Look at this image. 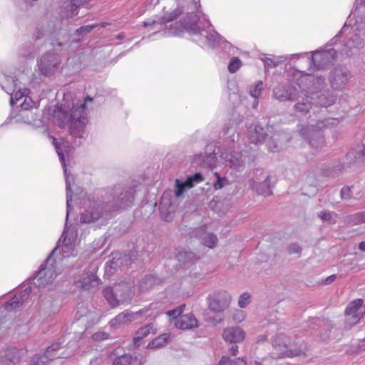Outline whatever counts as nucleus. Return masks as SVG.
Listing matches in <instances>:
<instances>
[{"instance_id": "obj_1", "label": "nucleus", "mask_w": 365, "mask_h": 365, "mask_svg": "<svg viewBox=\"0 0 365 365\" xmlns=\"http://www.w3.org/2000/svg\"><path fill=\"white\" fill-rule=\"evenodd\" d=\"M93 98L87 96L84 103H71L67 106H61L55 112L54 117L58 120V125L64 127L66 123H69L70 134L73 138H83L84 128L88 121L86 113V102L92 101Z\"/></svg>"}, {"instance_id": "obj_2", "label": "nucleus", "mask_w": 365, "mask_h": 365, "mask_svg": "<svg viewBox=\"0 0 365 365\" xmlns=\"http://www.w3.org/2000/svg\"><path fill=\"white\" fill-rule=\"evenodd\" d=\"M198 20L199 17L195 13H189L182 21H180L174 24H170V28L164 32V35L178 36L183 31H187L190 34L200 35L201 37H204V42L210 46H214L219 43L221 36L215 31L201 29L197 24Z\"/></svg>"}, {"instance_id": "obj_3", "label": "nucleus", "mask_w": 365, "mask_h": 365, "mask_svg": "<svg viewBox=\"0 0 365 365\" xmlns=\"http://www.w3.org/2000/svg\"><path fill=\"white\" fill-rule=\"evenodd\" d=\"M76 235V231L73 230H68L63 232L61 237L57 242L56 248L47 257L46 263L41 265L35 279L40 280L47 276H48L49 278H52L53 272L51 267L53 266V263L51 261L53 255L58 250L61 251L63 257H67L72 255L75 250Z\"/></svg>"}, {"instance_id": "obj_4", "label": "nucleus", "mask_w": 365, "mask_h": 365, "mask_svg": "<svg viewBox=\"0 0 365 365\" xmlns=\"http://www.w3.org/2000/svg\"><path fill=\"white\" fill-rule=\"evenodd\" d=\"M231 301V295L225 290H215L209 294L206 299L207 309L203 312L205 320L209 323L220 322L212 314L223 313L230 307Z\"/></svg>"}, {"instance_id": "obj_5", "label": "nucleus", "mask_w": 365, "mask_h": 365, "mask_svg": "<svg viewBox=\"0 0 365 365\" xmlns=\"http://www.w3.org/2000/svg\"><path fill=\"white\" fill-rule=\"evenodd\" d=\"M133 289V282H120L112 287L104 289L103 294L112 307H116L120 304L130 303L134 296Z\"/></svg>"}, {"instance_id": "obj_6", "label": "nucleus", "mask_w": 365, "mask_h": 365, "mask_svg": "<svg viewBox=\"0 0 365 365\" xmlns=\"http://www.w3.org/2000/svg\"><path fill=\"white\" fill-rule=\"evenodd\" d=\"M53 144L56 148V153L59 157L60 161L62 164V166L64 169V175L66 176V219H68L69 212L71 209V206L70 205V202L72 200V191L71 188V184L68 180V175L67 173V168L64 158V154H68L71 150V145L68 140H65L61 139L60 142L57 140L56 138H52Z\"/></svg>"}, {"instance_id": "obj_7", "label": "nucleus", "mask_w": 365, "mask_h": 365, "mask_svg": "<svg viewBox=\"0 0 365 365\" xmlns=\"http://www.w3.org/2000/svg\"><path fill=\"white\" fill-rule=\"evenodd\" d=\"M157 308L158 304L151 303L149 306L145 307L136 312H130L128 310H125L111 319L110 324L111 327H116L121 324L135 320L137 317H155L158 314V311H156Z\"/></svg>"}, {"instance_id": "obj_8", "label": "nucleus", "mask_w": 365, "mask_h": 365, "mask_svg": "<svg viewBox=\"0 0 365 365\" xmlns=\"http://www.w3.org/2000/svg\"><path fill=\"white\" fill-rule=\"evenodd\" d=\"M112 200L108 201L112 210H118L130 206L134 199V190L132 188L115 187L113 190Z\"/></svg>"}, {"instance_id": "obj_9", "label": "nucleus", "mask_w": 365, "mask_h": 365, "mask_svg": "<svg viewBox=\"0 0 365 365\" xmlns=\"http://www.w3.org/2000/svg\"><path fill=\"white\" fill-rule=\"evenodd\" d=\"M351 77L349 69L343 66H336L329 76L331 87L336 91H341Z\"/></svg>"}, {"instance_id": "obj_10", "label": "nucleus", "mask_w": 365, "mask_h": 365, "mask_svg": "<svg viewBox=\"0 0 365 365\" xmlns=\"http://www.w3.org/2000/svg\"><path fill=\"white\" fill-rule=\"evenodd\" d=\"M60 63L61 59L57 53H46L41 58L38 68L42 75L50 76L55 73Z\"/></svg>"}, {"instance_id": "obj_11", "label": "nucleus", "mask_w": 365, "mask_h": 365, "mask_svg": "<svg viewBox=\"0 0 365 365\" xmlns=\"http://www.w3.org/2000/svg\"><path fill=\"white\" fill-rule=\"evenodd\" d=\"M220 156L225 164L232 170L240 171L245 167V151L237 152L224 150Z\"/></svg>"}, {"instance_id": "obj_12", "label": "nucleus", "mask_w": 365, "mask_h": 365, "mask_svg": "<svg viewBox=\"0 0 365 365\" xmlns=\"http://www.w3.org/2000/svg\"><path fill=\"white\" fill-rule=\"evenodd\" d=\"M336 52L334 48L319 50L313 52L310 62L317 69L324 68L335 59Z\"/></svg>"}, {"instance_id": "obj_13", "label": "nucleus", "mask_w": 365, "mask_h": 365, "mask_svg": "<svg viewBox=\"0 0 365 365\" xmlns=\"http://www.w3.org/2000/svg\"><path fill=\"white\" fill-rule=\"evenodd\" d=\"M300 133L302 136L308 140L309 145L314 148H321L324 145V137L321 130L314 125H307L303 128Z\"/></svg>"}, {"instance_id": "obj_14", "label": "nucleus", "mask_w": 365, "mask_h": 365, "mask_svg": "<svg viewBox=\"0 0 365 365\" xmlns=\"http://www.w3.org/2000/svg\"><path fill=\"white\" fill-rule=\"evenodd\" d=\"M273 95L276 99L281 102L295 101L298 99L299 91L294 85H279L274 88Z\"/></svg>"}, {"instance_id": "obj_15", "label": "nucleus", "mask_w": 365, "mask_h": 365, "mask_svg": "<svg viewBox=\"0 0 365 365\" xmlns=\"http://www.w3.org/2000/svg\"><path fill=\"white\" fill-rule=\"evenodd\" d=\"M181 14V11L179 9H175L173 12H171L169 16H163L160 18L158 20H153V21H145L143 22V25L144 27L150 26L151 30H156L153 34H156L159 32L160 30L163 29V26L168 22H170L175 19L178 16Z\"/></svg>"}, {"instance_id": "obj_16", "label": "nucleus", "mask_w": 365, "mask_h": 365, "mask_svg": "<svg viewBox=\"0 0 365 365\" xmlns=\"http://www.w3.org/2000/svg\"><path fill=\"white\" fill-rule=\"evenodd\" d=\"M195 160L204 168H212L215 167L217 163V158L215 149L212 148V146H207L205 153L196 156Z\"/></svg>"}, {"instance_id": "obj_17", "label": "nucleus", "mask_w": 365, "mask_h": 365, "mask_svg": "<svg viewBox=\"0 0 365 365\" xmlns=\"http://www.w3.org/2000/svg\"><path fill=\"white\" fill-rule=\"evenodd\" d=\"M103 217V207L100 205H97L85 210L81 215L80 222L84 224L94 223L98 222Z\"/></svg>"}, {"instance_id": "obj_18", "label": "nucleus", "mask_w": 365, "mask_h": 365, "mask_svg": "<svg viewBox=\"0 0 365 365\" xmlns=\"http://www.w3.org/2000/svg\"><path fill=\"white\" fill-rule=\"evenodd\" d=\"M267 135L266 130L259 124H253L248 128L247 136L252 143L256 145L262 143Z\"/></svg>"}, {"instance_id": "obj_19", "label": "nucleus", "mask_w": 365, "mask_h": 365, "mask_svg": "<svg viewBox=\"0 0 365 365\" xmlns=\"http://www.w3.org/2000/svg\"><path fill=\"white\" fill-rule=\"evenodd\" d=\"M194 237L200 240L201 243L205 247L212 249L217 244V236L210 232H207L203 227L196 230L193 234Z\"/></svg>"}, {"instance_id": "obj_20", "label": "nucleus", "mask_w": 365, "mask_h": 365, "mask_svg": "<svg viewBox=\"0 0 365 365\" xmlns=\"http://www.w3.org/2000/svg\"><path fill=\"white\" fill-rule=\"evenodd\" d=\"M245 334L239 327H231L224 329L222 338L230 343H238L245 339Z\"/></svg>"}, {"instance_id": "obj_21", "label": "nucleus", "mask_w": 365, "mask_h": 365, "mask_svg": "<svg viewBox=\"0 0 365 365\" xmlns=\"http://www.w3.org/2000/svg\"><path fill=\"white\" fill-rule=\"evenodd\" d=\"M314 96L304 93L302 100L299 101L293 106L294 110L301 115H307L312 108L314 105Z\"/></svg>"}, {"instance_id": "obj_22", "label": "nucleus", "mask_w": 365, "mask_h": 365, "mask_svg": "<svg viewBox=\"0 0 365 365\" xmlns=\"http://www.w3.org/2000/svg\"><path fill=\"white\" fill-rule=\"evenodd\" d=\"M175 326L180 329H191L198 327V321L192 313L181 315L175 322Z\"/></svg>"}, {"instance_id": "obj_23", "label": "nucleus", "mask_w": 365, "mask_h": 365, "mask_svg": "<svg viewBox=\"0 0 365 365\" xmlns=\"http://www.w3.org/2000/svg\"><path fill=\"white\" fill-rule=\"evenodd\" d=\"M364 301L361 299H357L351 302L345 309L346 315H351L358 320L365 313V307H363Z\"/></svg>"}, {"instance_id": "obj_24", "label": "nucleus", "mask_w": 365, "mask_h": 365, "mask_svg": "<svg viewBox=\"0 0 365 365\" xmlns=\"http://www.w3.org/2000/svg\"><path fill=\"white\" fill-rule=\"evenodd\" d=\"M307 81L310 86L307 88L305 93L312 96H314L325 85V79L319 76H309Z\"/></svg>"}, {"instance_id": "obj_25", "label": "nucleus", "mask_w": 365, "mask_h": 365, "mask_svg": "<svg viewBox=\"0 0 365 365\" xmlns=\"http://www.w3.org/2000/svg\"><path fill=\"white\" fill-rule=\"evenodd\" d=\"M314 102L316 105L321 107H328L332 105L336 101V96L331 93L329 91H325L319 95L315 94Z\"/></svg>"}, {"instance_id": "obj_26", "label": "nucleus", "mask_w": 365, "mask_h": 365, "mask_svg": "<svg viewBox=\"0 0 365 365\" xmlns=\"http://www.w3.org/2000/svg\"><path fill=\"white\" fill-rule=\"evenodd\" d=\"M314 323L318 324L320 327L319 338L322 341H326L331 337V331L334 328L332 324L327 320H321L320 319H315Z\"/></svg>"}, {"instance_id": "obj_27", "label": "nucleus", "mask_w": 365, "mask_h": 365, "mask_svg": "<svg viewBox=\"0 0 365 365\" xmlns=\"http://www.w3.org/2000/svg\"><path fill=\"white\" fill-rule=\"evenodd\" d=\"M269 180V176L268 175H265L264 180L262 182H259L254 180L252 185V188L255 190L259 195L264 196H268L271 195V189Z\"/></svg>"}, {"instance_id": "obj_28", "label": "nucleus", "mask_w": 365, "mask_h": 365, "mask_svg": "<svg viewBox=\"0 0 365 365\" xmlns=\"http://www.w3.org/2000/svg\"><path fill=\"white\" fill-rule=\"evenodd\" d=\"M364 45L363 39L360 34H352L350 38L347 40V41L345 43V47L343 51L346 55H349V50L352 48H361Z\"/></svg>"}, {"instance_id": "obj_29", "label": "nucleus", "mask_w": 365, "mask_h": 365, "mask_svg": "<svg viewBox=\"0 0 365 365\" xmlns=\"http://www.w3.org/2000/svg\"><path fill=\"white\" fill-rule=\"evenodd\" d=\"M170 334L165 333L161 334L150 341L148 347L150 349H159L165 346L170 340Z\"/></svg>"}, {"instance_id": "obj_30", "label": "nucleus", "mask_w": 365, "mask_h": 365, "mask_svg": "<svg viewBox=\"0 0 365 365\" xmlns=\"http://www.w3.org/2000/svg\"><path fill=\"white\" fill-rule=\"evenodd\" d=\"M81 287L84 289H90L91 288L96 287L99 284L98 278L93 274H91L84 277L81 282Z\"/></svg>"}, {"instance_id": "obj_31", "label": "nucleus", "mask_w": 365, "mask_h": 365, "mask_svg": "<svg viewBox=\"0 0 365 365\" xmlns=\"http://www.w3.org/2000/svg\"><path fill=\"white\" fill-rule=\"evenodd\" d=\"M339 123V120L337 118H329L317 121V123L314 125V126L321 130L324 128H331L336 127Z\"/></svg>"}, {"instance_id": "obj_32", "label": "nucleus", "mask_w": 365, "mask_h": 365, "mask_svg": "<svg viewBox=\"0 0 365 365\" xmlns=\"http://www.w3.org/2000/svg\"><path fill=\"white\" fill-rule=\"evenodd\" d=\"M13 83V92H15L14 98L16 101H19L20 98L26 96L29 93V89L26 88H21L19 86V81L17 79H10Z\"/></svg>"}, {"instance_id": "obj_33", "label": "nucleus", "mask_w": 365, "mask_h": 365, "mask_svg": "<svg viewBox=\"0 0 365 365\" xmlns=\"http://www.w3.org/2000/svg\"><path fill=\"white\" fill-rule=\"evenodd\" d=\"M54 356L43 354H35L32 356L29 365H46L50 360H53Z\"/></svg>"}, {"instance_id": "obj_34", "label": "nucleus", "mask_w": 365, "mask_h": 365, "mask_svg": "<svg viewBox=\"0 0 365 365\" xmlns=\"http://www.w3.org/2000/svg\"><path fill=\"white\" fill-rule=\"evenodd\" d=\"M152 329H153V326L150 325V324L147 325L145 327H141L140 329H139L138 332H137V334L138 336L133 339V341H134L135 345L138 346H139V342L140 341V340L143 338L146 337L150 333Z\"/></svg>"}, {"instance_id": "obj_35", "label": "nucleus", "mask_w": 365, "mask_h": 365, "mask_svg": "<svg viewBox=\"0 0 365 365\" xmlns=\"http://www.w3.org/2000/svg\"><path fill=\"white\" fill-rule=\"evenodd\" d=\"M91 0H66L64 4H67V6H71V11L73 16L77 15L76 9L85 4H88Z\"/></svg>"}, {"instance_id": "obj_36", "label": "nucleus", "mask_w": 365, "mask_h": 365, "mask_svg": "<svg viewBox=\"0 0 365 365\" xmlns=\"http://www.w3.org/2000/svg\"><path fill=\"white\" fill-rule=\"evenodd\" d=\"M346 221L353 225L365 222V212H358L347 217Z\"/></svg>"}, {"instance_id": "obj_37", "label": "nucleus", "mask_w": 365, "mask_h": 365, "mask_svg": "<svg viewBox=\"0 0 365 365\" xmlns=\"http://www.w3.org/2000/svg\"><path fill=\"white\" fill-rule=\"evenodd\" d=\"M246 361L244 358H237L234 361H232L228 357H222L219 362L218 365H246Z\"/></svg>"}, {"instance_id": "obj_38", "label": "nucleus", "mask_w": 365, "mask_h": 365, "mask_svg": "<svg viewBox=\"0 0 365 365\" xmlns=\"http://www.w3.org/2000/svg\"><path fill=\"white\" fill-rule=\"evenodd\" d=\"M203 177L200 173L189 176L186 180L187 188H192L195 184L203 181Z\"/></svg>"}, {"instance_id": "obj_39", "label": "nucleus", "mask_w": 365, "mask_h": 365, "mask_svg": "<svg viewBox=\"0 0 365 365\" xmlns=\"http://www.w3.org/2000/svg\"><path fill=\"white\" fill-rule=\"evenodd\" d=\"M22 304L21 297L15 296L11 299L6 304V309L7 310H13L19 307Z\"/></svg>"}, {"instance_id": "obj_40", "label": "nucleus", "mask_w": 365, "mask_h": 365, "mask_svg": "<svg viewBox=\"0 0 365 365\" xmlns=\"http://www.w3.org/2000/svg\"><path fill=\"white\" fill-rule=\"evenodd\" d=\"M178 258L179 261L185 260V262H192L197 259L193 252L187 251L179 252Z\"/></svg>"}, {"instance_id": "obj_41", "label": "nucleus", "mask_w": 365, "mask_h": 365, "mask_svg": "<svg viewBox=\"0 0 365 365\" xmlns=\"http://www.w3.org/2000/svg\"><path fill=\"white\" fill-rule=\"evenodd\" d=\"M132 356L129 354H123L118 356L113 361V365H130Z\"/></svg>"}, {"instance_id": "obj_42", "label": "nucleus", "mask_w": 365, "mask_h": 365, "mask_svg": "<svg viewBox=\"0 0 365 365\" xmlns=\"http://www.w3.org/2000/svg\"><path fill=\"white\" fill-rule=\"evenodd\" d=\"M186 187L187 188L186 180L182 182L180 180L176 179L175 180V188H176V190L175 191V195L176 197H180L183 194V192H184V191H185Z\"/></svg>"}, {"instance_id": "obj_43", "label": "nucleus", "mask_w": 365, "mask_h": 365, "mask_svg": "<svg viewBox=\"0 0 365 365\" xmlns=\"http://www.w3.org/2000/svg\"><path fill=\"white\" fill-rule=\"evenodd\" d=\"M287 251L289 255H299L300 256L302 252V247L297 242L289 244L287 247Z\"/></svg>"}, {"instance_id": "obj_44", "label": "nucleus", "mask_w": 365, "mask_h": 365, "mask_svg": "<svg viewBox=\"0 0 365 365\" xmlns=\"http://www.w3.org/2000/svg\"><path fill=\"white\" fill-rule=\"evenodd\" d=\"M242 63L239 58L233 57L228 66V69L230 73H235L241 66Z\"/></svg>"}, {"instance_id": "obj_45", "label": "nucleus", "mask_w": 365, "mask_h": 365, "mask_svg": "<svg viewBox=\"0 0 365 365\" xmlns=\"http://www.w3.org/2000/svg\"><path fill=\"white\" fill-rule=\"evenodd\" d=\"M251 296L249 293L245 292L240 295L238 300V305L241 308L246 307L250 302Z\"/></svg>"}, {"instance_id": "obj_46", "label": "nucleus", "mask_w": 365, "mask_h": 365, "mask_svg": "<svg viewBox=\"0 0 365 365\" xmlns=\"http://www.w3.org/2000/svg\"><path fill=\"white\" fill-rule=\"evenodd\" d=\"M184 308H185V305H181L176 309H174L173 310H170V311L167 312V314L170 318H173V319L177 320L178 317H180L182 315Z\"/></svg>"}, {"instance_id": "obj_47", "label": "nucleus", "mask_w": 365, "mask_h": 365, "mask_svg": "<svg viewBox=\"0 0 365 365\" xmlns=\"http://www.w3.org/2000/svg\"><path fill=\"white\" fill-rule=\"evenodd\" d=\"M98 27V24L86 25L80 27L76 31L77 35H86L91 32L93 29Z\"/></svg>"}, {"instance_id": "obj_48", "label": "nucleus", "mask_w": 365, "mask_h": 365, "mask_svg": "<svg viewBox=\"0 0 365 365\" xmlns=\"http://www.w3.org/2000/svg\"><path fill=\"white\" fill-rule=\"evenodd\" d=\"M60 347H61L60 342L53 343V344H51L50 346H48L47 348V350L44 354L54 356V357L53 358V359L57 357V356L56 354V351L59 350Z\"/></svg>"}, {"instance_id": "obj_49", "label": "nucleus", "mask_w": 365, "mask_h": 365, "mask_svg": "<svg viewBox=\"0 0 365 365\" xmlns=\"http://www.w3.org/2000/svg\"><path fill=\"white\" fill-rule=\"evenodd\" d=\"M262 88L263 83L262 81H258L254 88L250 91L251 96L255 98H257L259 96Z\"/></svg>"}, {"instance_id": "obj_50", "label": "nucleus", "mask_w": 365, "mask_h": 365, "mask_svg": "<svg viewBox=\"0 0 365 365\" xmlns=\"http://www.w3.org/2000/svg\"><path fill=\"white\" fill-rule=\"evenodd\" d=\"M353 187L344 186L341 188L340 195L344 200H349L351 197V188Z\"/></svg>"}, {"instance_id": "obj_51", "label": "nucleus", "mask_w": 365, "mask_h": 365, "mask_svg": "<svg viewBox=\"0 0 365 365\" xmlns=\"http://www.w3.org/2000/svg\"><path fill=\"white\" fill-rule=\"evenodd\" d=\"M334 213L329 211H321L318 212L317 215L323 221H331Z\"/></svg>"}, {"instance_id": "obj_52", "label": "nucleus", "mask_w": 365, "mask_h": 365, "mask_svg": "<svg viewBox=\"0 0 365 365\" xmlns=\"http://www.w3.org/2000/svg\"><path fill=\"white\" fill-rule=\"evenodd\" d=\"M232 318L235 322H241L245 319V314L241 310H237L233 314Z\"/></svg>"}, {"instance_id": "obj_53", "label": "nucleus", "mask_w": 365, "mask_h": 365, "mask_svg": "<svg viewBox=\"0 0 365 365\" xmlns=\"http://www.w3.org/2000/svg\"><path fill=\"white\" fill-rule=\"evenodd\" d=\"M0 365H15L14 361L11 357V354H7L5 358L0 360Z\"/></svg>"}, {"instance_id": "obj_54", "label": "nucleus", "mask_w": 365, "mask_h": 365, "mask_svg": "<svg viewBox=\"0 0 365 365\" xmlns=\"http://www.w3.org/2000/svg\"><path fill=\"white\" fill-rule=\"evenodd\" d=\"M263 61H264V66L269 67V68H274L279 64V61H276L273 58H265L263 60Z\"/></svg>"}, {"instance_id": "obj_55", "label": "nucleus", "mask_w": 365, "mask_h": 365, "mask_svg": "<svg viewBox=\"0 0 365 365\" xmlns=\"http://www.w3.org/2000/svg\"><path fill=\"white\" fill-rule=\"evenodd\" d=\"M34 103L31 99L26 98L21 103V107L23 110H29L34 106Z\"/></svg>"}, {"instance_id": "obj_56", "label": "nucleus", "mask_w": 365, "mask_h": 365, "mask_svg": "<svg viewBox=\"0 0 365 365\" xmlns=\"http://www.w3.org/2000/svg\"><path fill=\"white\" fill-rule=\"evenodd\" d=\"M268 148L272 152H276L278 150V145L272 140L268 142Z\"/></svg>"}, {"instance_id": "obj_57", "label": "nucleus", "mask_w": 365, "mask_h": 365, "mask_svg": "<svg viewBox=\"0 0 365 365\" xmlns=\"http://www.w3.org/2000/svg\"><path fill=\"white\" fill-rule=\"evenodd\" d=\"M223 179H221L219 176H217V180L214 184V187L215 190L221 189L223 187Z\"/></svg>"}, {"instance_id": "obj_58", "label": "nucleus", "mask_w": 365, "mask_h": 365, "mask_svg": "<svg viewBox=\"0 0 365 365\" xmlns=\"http://www.w3.org/2000/svg\"><path fill=\"white\" fill-rule=\"evenodd\" d=\"M283 338V335H279V336H277L274 337V339L272 340V344L274 346H279V347H281L282 344L280 343H278L277 342V339H282Z\"/></svg>"}, {"instance_id": "obj_59", "label": "nucleus", "mask_w": 365, "mask_h": 365, "mask_svg": "<svg viewBox=\"0 0 365 365\" xmlns=\"http://www.w3.org/2000/svg\"><path fill=\"white\" fill-rule=\"evenodd\" d=\"M230 352L233 355L235 356L238 352V346L237 345H232L231 348L230 349Z\"/></svg>"}, {"instance_id": "obj_60", "label": "nucleus", "mask_w": 365, "mask_h": 365, "mask_svg": "<svg viewBox=\"0 0 365 365\" xmlns=\"http://www.w3.org/2000/svg\"><path fill=\"white\" fill-rule=\"evenodd\" d=\"M336 278V276L335 274H332L327 278L326 282L327 284H330L332 282H334Z\"/></svg>"}, {"instance_id": "obj_61", "label": "nucleus", "mask_w": 365, "mask_h": 365, "mask_svg": "<svg viewBox=\"0 0 365 365\" xmlns=\"http://www.w3.org/2000/svg\"><path fill=\"white\" fill-rule=\"evenodd\" d=\"M21 55L24 56V57H27V58H34V56L32 55L31 52L26 53V52L22 51Z\"/></svg>"}, {"instance_id": "obj_62", "label": "nucleus", "mask_w": 365, "mask_h": 365, "mask_svg": "<svg viewBox=\"0 0 365 365\" xmlns=\"http://www.w3.org/2000/svg\"><path fill=\"white\" fill-rule=\"evenodd\" d=\"M359 248L360 250L361 251H365V241L364 242H361L359 245Z\"/></svg>"}, {"instance_id": "obj_63", "label": "nucleus", "mask_w": 365, "mask_h": 365, "mask_svg": "<svg viewBox=\"0 0 365 365\" xmlns=\"http://www.w3.org/2000/svg\"><path fill=\"white\" fill-rule=\"evenodd\" d=\"M360 155L364 157V159H362V161L365 162V148H362L361 150L360 151Z\"/></svg>"}, {"instance_id": "obj_64", "label": "nucleus", "mask_w": 365, "mask_h": 365, "mask_svg": "<svg viewBox=\"0 0 365 365\" xmlns=\"http://www.w3.org/2000/svg\"><path fill=\"white\" fill-rule=\"evenodd\" d=\"M125 33L121 32V33L118 34L116 37L118 39H123L125 38Z\"/></svg>"}]
</instances>
